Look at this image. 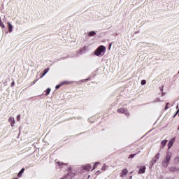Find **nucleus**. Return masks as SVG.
I'll return each instance as SVG.
<instances>
[{"label": "nucleus", "instance_id": "obj_25", "mask_svg": "<svg viewBox=\"0 0 179 179\" xmlns=\"http://www.w3.org/2000/svg\"><path fill=\"white\" fill-rule=\"evenodd\" d=\"M13 86H15V81H13L11 83V87H13Z\"/></svg>", "mask_w": 179, "mask_h": 179}, {"label": "nucleus", "instance_id": "obj_9", "mask_svg": "<svg viewBox=\"0 0 179 179\" xmlns=\"http://www.w3.org/2000/svg\"><path fill=\"white\" fill-rule=\"evenodd\" d=\"M166 145H167V140H163L161 142V148H162V149H164V147L166 146Z\"/></svg>", "mask_w": 179, "mask_h": 179}, {"label": "nucleus", "instance_id": "obj_21", "mask_svg": "<svg viewBox=\"0 0 179 179\" xmlns=\"http://www.w3.org/2000/svg\"><path fill=\"white\" fill-rule=\"evenodd\" d=\"M141 85H146V80H141Z\"/></svg>", "mask_w": 179, "mask_h": 179}, {"label": "nucleus", "instance_id": "obj_5", "mask_svg": "<svg viewBox=\"0 0 179 179\" xmlns=\"http://www.w3.org/2000/svg\"><path fill=\"white\" fill-rule=\"evenodd\" d=\"M127 174H128V169H124L120 173V177L122 178L125 177V176H127Z\"/></svg>", "mask_w": 179, "mask_h": 179}, {"label": "nucleus", "instance_id": "obj_32", "mask_svg": "<svg viewBox=\"0 0 179 179\" xmlns=\"http://www.w3.org/2000/svg\"><path fill=\"white\" fill-rule=\"evenodd\" d=\"M97 173H100V171H98Z\"/></svg>", "mask_w": 179, "mask_h": 179}, {"label": "nucleus", "instance_id": "obj_30", "mask_svg": "<svg viewBox=\"0 0 179 179\" xmlns=\"http://www.w3.org/2000/svg\"><path fill=\"white\" fill-rule=\"evenodd\" d=\"M178 112H179V110H177L176 114H178Z\"/></svg>", "mask_w": 179, "mask_h": 179}, {"label": "nucleus", "instance_id": "obj_13", "mask_svg": "<svg viewBox=\"0 0 179 179\" xmlns=\"http://www.w3.org/2000/svg\"><path fill=\"white\" fill-rule=\"evenodd\" d=\"M24 173V168H22L21 171L18 173L17 177H22V174Z\"/></svg>", "mask_w": 179, "mask_h": 179}, {"label": "nucleus", "instance_id": "obj_26", "mask_svg": "<svg viewBox=\"0 0 179 179\" xmlns=\"http://www.w3.org/2000/svg\"><path fill=\"white\" fill-rule=\"evenodd\" d=\"M45 75H47V74L45 73H42V75L41 76V78H43V76H45Z\"/></svg>", "mask_w": 179, "mask_h": 179}, {"label": "nucleus", "instance_id": "obj_29", "mask_svg": "<svg viewBox=\"0 0 179 179\" xmlns=\"http://www.w3.org/2000/svg\"><path fill=\"white\" fill-rule=\"evenodd\" d=\"M111 48V43L109 45V50Z\"/></svg>", "mask_w": 179, "mask_h": 179}, {"label": "nucleus", "instance_id": "obj_2", "mask_svg": "<svg viewBox=\"0 0 179 179\" xmlns=\"http://www.w3.org/2000/svg\"><path fill=\"white\" fill-rule=\"evenodd\" d=\"M117 112L119 113V114H125L126 115H129V112H128V109L120 108L117 110Z\"/></svg>", "mask_w": 179, "mask_h": 179}, {"label": "nucleus", "instance_id": "obj_4", "mask_svg": "<svg viewBox=\"0 0 179 179\" xmlns=\"http://www.w3.org/2000/svg\"><path fill=\"white\" fill-rule=\"evenodd\" d=\"M145 171H146V166H141L138 171V174H145Z\"/></svg>", "mask_w": 179, "mask_h": 179}, {"label": "nucleus", "instance_id": "obj_3", "mask_svg": "<svg viewBox=\"0 0 179 179\" xmlns=\"http://www.w3.org/2000/svg\"><path fill=\"white\" fill-rule=\"evenodd\" d=\"M174 142H176L175 138H173L171 140L169 141V142L168 143V149L169 150H170V149H171V148H173V145Z\"/></svg>", "mask_w": 179, "mask_h": 179}, {"label": "nucleus", "instance_id": "obj_16", "mask_svg": "<svg viewBox=\"0 0 179 179\" xmlns=\"http://www.w3.org/2000/svg\"><path fill=\"white\" fill-rule=\"evenodd\" d=\"M50 92H51V89L50 88H48L45 90V96H48V94H50Z\"/></svg>", "mask_w": 179, "mask_h": 179}, {"label": "nucleus", "instance_id": "obj_12", "mask_svg": "<svg viewBox=\"0 0 179 179\" xmlns=\"http://www.w3.org/2000/svg\"><path fill=\"white\" fill-rule=\"evenodd\" d=\"M69 83H71L69 81H62L60 83V86H65V85H69Z\"/></svg>", "mask_w": 179, "mask_h": 179}, {"label": "nucleus", "instance_id": "obj_18", "mask_svg": "<svg viewBox=\"0 0 179 179\" xmlns=\"http://www.w3.org/2000/svg\"><path fill=\"white\" fill-rule=\"evenodd\" d=\"M107 169V166H106V164H103V166L101 167L102 171H106V169Z\"/></svg>", "mask_w": 179, "mask_h": 179}, {"label": "nucleus", "instance_id": "obj_24", "mask_svg": "<svg viewBox=\"0 0 179 179\" xmlns=\"http://www.w3.org/2000/svg\"><path fill=\"white\" fill-rule=\"evenodd\" d=\"M17 121H20V115H18L17 116Z\"/></svg>", "mask_w": 179, "mask_h": 179}, {"label": "nucleus", "instance_id": "obj_8", "mask_svg": "<svg viewBox=\"0 0 179 179\" xmlns=\"http://www.w3.org/2000/svg\"><path fill=\"white\" fill-rule=\"evenodd\" d=\"M83 170H86L87 171H90V170H92V166L90 164H87L83 166Z\"/></svg>", "mask_w": 179, "mask_h": 179}, {"label": "nucleus", "instance_id": "obj_17", "mask_svg": "<svg viewBox=\"0 0 179 179\" xmlns=\"http://www.w3.org/2000/svg\"><path fill=\"white\" fill-rule=\"evenodd\" d=\"M99 164H100V163L96 162L93 166L92 170H96V168L97 167V166H99Z\"/></svg>", "mask_w": 179, "mask_h": 179}, {"label": "nucleus", "instance_id": "obj_31", "mask_svg": "<svg viewBox=\"0 0 179 179\" xmlns=\"http://www.w3.org/2000/svg\"><path fill=\"white\" fill-rule=\"evenodd\" d=\"M2 21V20H1V17H0V22Z\"/></svg>", "mask_w": 179, "mask_h": 179}, {"label": "nucleus", "instance_id": "obj_11", "mask_svg": "<svg viewBox=\"0 0 179 179\" xmlns=\"http://www.w3.org/2000/svg\"><path fill=\"white\" fill-rule=\"evenodd\" d=\"M8 31H10V33H11L12 31V29H13V26H12V24H10V22H8Z\"/></svg>", "mask_w": 179, "mask_h": 179}, {"label": "nucleus", "instance_id": "obj_10", "mask_svg": "<svg viewBox=\"0 0 179 179\" xmlns=\"http://www.w3.org/2000/svg\"><path fill=\"white\" fill-rule=\"evenodd\" d=\"M170 159H171V156H170V155H167L166 157V161L164 163L166 164V166H167V164H169V162H170Z\"/></svg>", "mask_w": 179, "mask_h": 179}, {"label": "nucleus", "instance_id": "obj_15", "mask_svg": "<svg viewBox=\"0 0 179 179\" xmlns=\"http://www.w3.org/2000/svg\"><path fill=\"white\" fill-rule=\"evenodd\" d=\"M88 36H90V37H93V36H96V32L92 31H90L88 34Z\"/></svg>", "mask_w": 179, "mask_h": 179}, {"label": "nucleus", "instance_id": "obj_20", "mask_svg": "<svg viewBox=\"0 0 179 179\" xmlns=\"http://www.w3.org/2000/svg\"><path fill=\"white\" fill-rule=\"evenodd\" d=\"M50 71V68H47V69H45L44 71H43V73H48V72Z\"/></svg>", "mask_w": 179, "mask_h": 179}, {"label": "nucleus", "instance_id": "obj_19", "mask_svg": "<svg viewBox=\"0 0 179 179\" xmlns=\"http://www.w3.org/2000/svg\"><path fill=\"white\" fill-rule=\"evenodd\" d=\"M0 26L1 27H2V29L5 27V24H3V22H2V21H0Z\"/></svg>", "mask_w": 179, "mask_h": 179}, {"label": "nucleus", "instance_id": "obj_28", "mask_svg": "<svg viewBox=\"0 0 179 179\" xmlns=\"http://www.w3.org/2000/svg\"><path fill=\"white\" fill-rule=\"evenodd\" d=\"M159 89H160L161 92H163V86L162 87H159Z\"/></svg>", "mask_w": 179, "mask_h": 179}, {"label": "nucleus", "instance_id": "obj_6", "mask_svg": "<svg viewBox=\"0 0 179 179\" xmlns=\"http://www.w3.org/2000/svg\"><path fill=\"white\" fill-rule=\"evenodd\" d=\"M8 122H10L11 127H14L15 126V117H10L8 119Z\"/></svg>", "mask_w": 179, "mask_h": 179}, {"label": "nucleus", "instance_id": "obj_27", "mask_svg": "<svg viewBox=\"0 0 179 179\" xmlns=\"http://www.w3.org/2000/svg\"><path fill=\"white\" fill-rule=\"evenodd\" d=\"M57 164H59V166H63L64 163H61V162H57Z\"/></svg>", "mask_w": 179, "mask_h": 179}, {"label": "nucleus", "instance_id": "obj_23", "mask_svg": "<svg viewBox=\"0 0 179 179\" xmlns=\"http://www.w3.org/2000/svg\"><path fill=\"white\" fill-rule=\"evenodd\" d=\"M169 103H166V106H165V110H167L169 108Z\"/></svg>", "mask_w": 179, "mask_h": 179}, {"label": "nucleus", "instance_id": "obj_22", "mask_svg": "<svg viewBox=\"0 0 179 179\" xmlns=\"http://www.w3.org/2000/svg\"><path fill=\"white\" fill-rule=\"evenodd\" d=\"M61 87H62V85H61V84L59 83V85H56L55 89H56V90H58V89H59Z\"/></svg>", "mask_w": 179, "mask_h": 179}, {"label": "nucleus", "instance_id": "obj_14", "mask_svg": "<svg viewBox=\"0 0 179 179\" xmlns=\"http://www.w3.org/2000/svg\"><path fill=\"white\" fill-rule=\"evenodd\" d=\"M138 153H141V151H138V152L136 153V154H131L129 156V159H134V157H135V156H136L138 155Z\"/></svg>", "mask_w": 179, "mask_h": 179}, {"label": "nucleus", "instance_id": "obj_7", "mask_svg": "<svg viewBox=\"0 0 179 179\" xmlns=\"http://www.w3.org/2000/svg\"><path fill=\"white\" fill-rule=\"evenodd\" d=\"M160 157V153H157L154 158H152V163H156Z\"/></svg>", "mask_w": 179, "mask_h": 179}, {"label": "nucleus", "instance_id": "obj_1", "mask_svg": "<svg viewBox=\"0 0 179 179\" xmlns=\"http://www.w3.org/2000/svg\"><path fill=\"white\" fill-rule=\"evenodd\" d=\"M104 52H106V46L100 45L96 49L94 55H96V57H103Z\"/></svg>", "mask_w": 179, "mask_h": 179}]
</instances>
